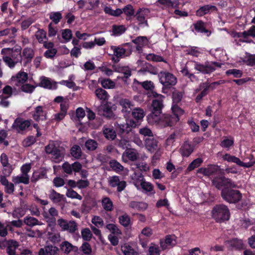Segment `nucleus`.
<instances>
[{"instance_id": "nucleus-26", "label": "nucleus", "mask_w": 255, "mask_h": 255, "mask_svg": "<svg viewBox=\"0 0 255 255\" xmlns=\"http://www.w3.org/2000/svg\"><path fill=\"white\" fill-rule=\"evenodd\" d=\"M7 246V253L8 255H15V250L19 246L17 242L10 240L6 242Z\"/></svg>"}, {"instance_id": "nucleus-43", "label": "nucleus", "mask_w": 255, "mask_h": 255, "mask_svg": "<svg viewBox=\"0 0 255 255\" xmlns=\"http://www.w3.org/2000/svg\"><path fill=\"white\" fill-rule=\"evenodd\" d=\"M104 9L106 13L115 16H118L123 13L122 9L117 8L116 10H113L111 7L107 6L104 7Z\"/></svg>"}, {"instance_id": "nucleus-41", "label": "nucleus", "mask_w": 255, "mask_h": 255, "mask_svg": "<svg viewBox=\"0 0 255 255\" xmlns=\"http://www.w3.org/2000/svg\"><path fill=\"white\" fill-rule=\"evenodd\" d=\"M35 36L39 43H44L47 39L46 32L42 29H39L36 32Z\"/></svg>"}, {"instance_id": "nucleus-33", "label": "nucleus", "mask_w": 255, "mask_h": 255, "mask_svg": "<svg viewBox=\"0 0 255 255\" xmlns=\"http://www.w3.org/2000/svg\"><path fill=\"white\" fill-rule=\"evenodd\" d=\"M194 29L198 32L205 33L207 34V36H209L211 33L205 28V23L202 21H198L193 24Z\"/></svg>"}, {"instance_id": "nucleus-5", "label": "nucleus", "mask_w": 255, "mask_h": 255, "mask_svg": "<svg viewBox=\"0 0 255 255\" xmlns=\"http://www.w3.org/2000/svg\"><path fill=\"white\" fill-rule=\"evenodd\" d=\"M221 196L224 200L229 203H236L242 198V194L236 190L225 188L221 192Z\"/></svg>"}, {"instance_id": "nucleus-3", "label": "nucleus", "mask_w": 255, "mask_h": 255, "mask_svg": "<svg viewBox=\"0 0 255 255\" xmlns=\"http://www.w3.org/2000/svg\"><path fill=\"white\" fill-rule=\"evenodd\" d=\"M32 124L31 119L25 120L20 117H17L14 121L11 128L19 133L27 132L30 129Z\"/></svg>"}, {"instance_id": "nucleus-37", "label": "nucleus", "mask_w": 255, "mask_h": 255, "mask_svg": "<svg viewBox=\"0 0 255 255\" xmlns=\"http://www.w3.org/2000/svg\"><path fill=\"white\" fill-rule=\"evenodd\" d=\"M95 95L98 99L102 101H106L109 99V95L107 92L102 88H98L95 91Z\"/></svg>"}, {"instance_id": "nucleus-32", "label": "nucleus", "mask_w": 255, "mask_h": 255, "mask_svg": "<svg viewBox=\"0 0 255 255\" xmlns=\"http://www.w3.org/2000/svg\"><path fill=\"white\" fill-rule=\"evenodd\" d=\"M103 131L107 139L114 140L116 137V132L111 127L104 126Z\"/></svg>"}, {"instance_id": "nucleus-55", "label": "nucleus", "mask_w": 255, "mask_h": 255, "mask_svg": "<svg viewBox=\"0 0 255 255\" xmlns=\"http://www.w3.org/2000/svg\"><path fill=\"white\" fill-rule=\"evenodd\" d=\"M106 228L111 232L113 234L121 235V231L118 228V226L114 224H108L106 226Z\"/></svg>"}, {"instance_id": "nucleus-28", "label": "nucleus", "mask_w": 255, "mask_h": 255, "mask_svg": "<svg viewBox=\"0 0 255 255\" xmlns=\"http://www.w3.org/2000/svg\"><path fill=\"white\" fill-rule=\"evenodd\" d=\"M49 197L51 201L55 203H58L65 199L64 196L62 194H60L57 193L54 190H51L49 194Z\"/></svg>"}, {"instance_id": "nucleus-48", "label": "nucleus", "mask_w": 255, "mask_h": 255, "mask_svg": "<svg viewBox=\"0 0 255 255\" xmlns=\"http://www.w3.org/2000/svg\"><path fill=\"white\" fill-rule=\"evenodd\" d=\"M215 6L210 5H206L201 7L196 12V14L198 16H202L207 13L212 8L215 9Z\"/></svg>"}, {"instance_id": "nucleus-12", "label": "nucleus", "mask_w": 255, "mask_h": 255, "mask_svg": "<svg viewBox=\"0 0 255 255\" xmlns=\"http://www.w3.org/2000/svg\"><path fill=\"white\" fill-rule=\"evenodd\" d=\"M31 114L32 118L36 122L44 121L46 119V112L42 106L36 107Z\"/></svg>"}, {"instance_id": "nucleus-27", "label": "nucleus", "mask_w": 255, "mask_h": 255, "mask_svg": "<svg viewBox=\"0 0 255 255\" xmlns=\"http://www.w3.org/2000/svg\"><path fill=\"white\" fill-rule=\"evenodd\" d=\"M12 181L15 184L21 183L27 184L29 182V175H25L21 174L17 176H12Z\"/></svg>"}, {"instance_id": "nucleus-56", "label": "nucleus", "mask_w": 255, "mask_h": 255, "mask_svg": "<svg viewBox=\"0 0 255 255\" xmlns=\"http://www.w3.org/2000/svg\"><path fill=\"white\" fill-rule=\"evenodd\" d=\"M139 133L140 134L144 136H148V137H152L153 136L151 130L147 127H142L139 129Z\"/></svg>"}, {"instance_id": "nucleus-29", "label": "nucleus", "mask_w": 255, "mask_h": 255, "mask_svg": "<svg viewBox=\"0 0 255 255\" xmlns=\"http://www.w3.org/2000/svg\"><path fill=\"white\" fill-rule=\"evenodd\" d=\"M23 223L29 226V227H33L36 225H42L43 223L39 221L37 219L34 218L33 217H31L29 216H27L23 219Z\"/></svg>"}, {"instance_id": "nucleus-19", "label": "nucleus", "mask_w": 255, "mask_h": 255, "mask_svg": "<svg viewBox=\"0 0 255 255\" xmlns=\"http://www.w3.org/2000/svg\"><path fill=\"white\" fill-rule=\"evenodd\" d=\"M59 249L53 246H47L41 248L39 251V255H58Z\"/></svg>"}, {"instance_id": "nucleus-20", "label": "nucleus", "mask_w": 255, "mask_h": 255, "mask_svg": "<svg viewBox=\"0 0 255 255\" xmlns=\"http://www.w3.org/2000/svg\"><path fill=\"white\" fill-rule=\"evenodd\" d=\"M34 55L33 50L30 48H25L23 49L21 58L24 61V64L29 63Z\"/></svg>"}, {"instance_id": "nucleus-59", "label": "nucleus", "mask_w": 255, "mask_h": 255, "mask_svg": "<svg viewBox=\"0 0 255 255\" xmlns=\"http://www.w3.org/2000/svg\"><path fill=\"white\" fill-rule=\"evenodd\" d=\"M101 85L104 88L113 89L115 87V83L110 79H105L101 81Z\"/></svg>"}, {"instance_id": "nucleus-44", "label": "nucleus", "mask_w": 255, "mask_h": 255, "mask_svg": "<svg viewBox=\"0 0 255 255\" xmlns=\"http://www.w3.org/2000/svg\"><path fill=\"white\" fill-rule=\"evenodd\" d=\"M49 17L54 24H57L62 18L60 11L51 12L49 14Z\"/></svg>"}, {"instance_id": "nucleus-18", "label": "nucleus", "mask_w": 255, "mask_h": 255, "mask_svg": "<svg viewBox=\"0 0 255 255\" xmlns=\"http://www.w3.org/2000/svg\"><path fill=\"white\" fill-rule=\"evenodd\" d=\"M132 42L136 45V50L139 52H141L142 48L148 44V40L145 36H138Z\"/></svg>"}, {"instance_id": "nucleus-62", "label": "nucleus", "mask_w": 255, "mask_h": 255, "mask_svg": "<svg viewBox=\"0 0 255 255\" xmlns=\"http://www.w3.org/2000/svg\"><path fill=\"white\" fill-rule=\"evenodd\" d=\"M110 165L111 168L117 172L122 171L124 170L123 166L116 160L110 161Z\"/></svg>"}, {"instance_id": "nucleus-49", "label": "nucleus", "mask_w": 255, "mask_h": 255, "mask_svg": "<svg viewBox=\"0 0 255 255\" xmlns=\"http://www.w3.org/2000/svg\"><path fill=\"white\" fill-rule=\"evenodd\" d=\"M71 154L73 157L79 159L81 157L82 151L80 147L78 145H74L71 149Z\"/></svg>"}, {"instance_id": "nucleus-42", "label": "nucleus", "mask_w": 255, "mask_h": 255, "mask_svg": "<svg viewBox=\"0 0 255 255\" xmlns=\"http://www.w3.org/2000/svg\"><path fill=\"white\" fill-rule=\"evenodd\" d=\"M122 10L123 12L127 16V19L129 20L131 16H134L135 12H134L133 6L131 4L127 5Z\"/></svg>"}, {"instance_id": "nucleus-1", "label": "nucleus", "mask_w": 255, "mask_h": 255, "mask_svg": "<svg viewBox=\"0 0 255 255\" xmlns=\"http://www.w3.org/2000/svg\"><path fill=\"white\" fill-rule=\"evenodd\" d=\"M212 217L218 222L228 220L230 218V211L228 207L224 205L220 204L215 206L212 211Z\"/></svg>"}, {"instance_id": "nucleus-58", "label": "nucleus", "mask_w": 255, "mask_h": 255, "mask_svg": "<svg viewBox=\"0 0 255 255\" xmlns=\"http://www.w3.org/2000/svg\"><path fill=\"white\" fill-rule=\"evenodd\" d=\"M98 146L97 142L93 139H88L85 142V146L89 150H95Z\"/></svg>"}, {"instance_id": "nucleus-61", "label": "nucleus", "mask_w": 255, "mask_h": 255, "mask_svg": "<svg viewBox=\"0 0 255 255\" xmlns=\"http://www.w3.org/2000/svg\"><path fill=\"white\" fill-rule=\"evenodd\" d=\"M116 71L121 73L124 75V77L126 78L131 76V71L130 68L127 66H123L119 67Z\"/></svg>"}, {"instance_id": "nucleus-50", "label": "nucleus", "mask_w": 255, "mask_h": 255, "mask_svg": "<svg viewBox=\"0 0 255 255\" xmlns=\"http://www.w3.org/2000/svg\"><path fill=\"white\" fill-rule=\"evenodd\" d=\"M21 205L22 207L23 206V207L15 208L13 211V215H15L17 217L23 216L27 209V207H25V205H24V203H23L22 204H21Z\"/></svg>"}, {"instance_id": "nucleus-34", "label": "nucleus", "mask_w": 255, "mask_h": 255, "mask_svg": "<svg viewBox=\"0 0 255 255\" xmlns=\"http://www.w3.org/2000/svg\"><path fill=\"white\" fill-rule=\"evenodd\" d=\"M101 203L104 209L107 211H112L114 209L113 202L109 197H103Z\"/></svg>"}, {"instance_id": "nucleus-17", "label": "nucleus", "mask_w": 255, "mask_h": 255, "mask_svg": "<svg viewBox=\"0 0 255 255\" xmlns=\"http://www.w3.org/2000/svg\"><path fill=\"white\" fill-rule=\"evenodd\" d=\"M40 80V86L51 90H54L57 88V83L50 79L46 77H41Z\"/></svg>"}, {"instance_id": "nucleus-45", "label": "nucleus", "mask_w": 255, "mask_h": 255, "mask_svg": "<svg viewBox=\"0 0 255 255\" xmlns=\"http://www.w3.org/2000/svg\"><path fill=\"white\" fill-rule=\"evenodd\" d=\"M146 59L148 61H151L153 62H164L165 63H166V61L164 60V58L158 55L154 54L153 53H150L146 56Z\"/></svg>"}, {"instance_id": "nucleus-57", "label": "nucleus", "mask_w": 255, "mask_h": 255, "mask_svg": "<svg viewBox=\"0 0 255 255\" xmlns=\"http://www.w3.org/2000/svg\"><path fill=\"white\" fill-rule=\"evenodd\" d=\"M66 195L67 197L71 199H77L79 200H81L82 199V197L80 195L71 189L67 190Z\"/></svg>"}, {"instance_id": "nucleus-64", "label": "nucleus", "mask_w": 255, "mask_h": 255, "mask_svg": "<svg viewBox=\"0 0 255 255\" xmlns=\"http://www.w3.org/2000/svg\"><path fill=\"white\" fill-rule=\"evenodd\" d=\"M149 254L150 255H160V250L157 245L151 244L149 247Z\"/></svg>"}, {"instance_id": "nucleus-24", "label": "nucleus", "mask_w": 255, "mask_h": 255, "mask_svg": "<svg viewBox=\"0 0 255 255\" xmlns=\"http://www.w3.org/2000/svg\"><path fill=\"white\" fill-rule=\"evenodd\" d=\"M161 113H157L155 111H152L151 113L147 116V120L148 123L150 125H154L155 124H160V116Z\"/></svg>"}, {"instance_id": "nucleus-4", "label": "nucleus", "mask_w": 255, "mask_h": 255, "mask_svg": "<svg viewBox=\"0 0 255 255\" xmlns=\"http://www.w3.org/2000/svg\"><path fill=\"white\" fill-rule=\"evenodd\" d=\"M150 14V10L148 8L141 7L136 11L134 17L139 27H148L147 18Z\"/></svg>"}, {"instance_id": "nucleus-47", "label": "nucleus", "mask_w": 255, "mask_h": 255, "mask_svg": "<svg viewBox=\"0 0 255 255\" xmlns=\"http://www.w3.org/2000/svg\"><path fill=\"white\" fill-rule=\"evenodd\" d=\"M58 215V211L54 207H51L48 212L44 211L43 216L45 219H49L50 217H55Z\"/></svg>"}, {"instance_id": "nucleus-21", "label": "nucleus", "mask_w": 255, "mask_h": 255, "mask_svg": "<svg viewBox=\"0 0 255 255\" xmlns=\"http://www.w3.org/2000/svg\"><path fill=\"white\" fill-rule=\"evenodd\" d=\"M0 182L5 187V191L9 194L13 193L14 191V184L9 182L5 176H0Z\"/></svg>"}, {"instance_id": "nucleus-52", "label": "nucleus", "mask_w": 255, "mask_h": 255, "mask_svg": "<svg viewBox=\"0 0 255 255\" xmlns=\"http://www.w3.org/2000/svg\"><path fill=\"white\" fill-rule=\"evenodd\" d=\"M3 60L10 68H13L18 62V59H12L11 57L7 56L3 57Z\"/></svg>"}, {"instance_id": "nucleus-23", "label": "nucleus", "mask_w": 255, "mask_h": 255, "mask_svg": "<svg viewBox=\"0 0 255 255\" xmlns=\"http://www.w3.org/2000/svg\"><path fill=\"white\" fill-rule=\"evenodd\" d=\"M194 147L187 142H185L180 149V152L183 156L188 157L193 151Z\"/></svg>"}, {"instance_id": "nucleus-51", "label": "nucleus", "mask_w": 255, "mask_h": 255, "mask_svg": "<svg viewBox=\"0 0 255 255\" xmlns=\"http://www.w3.org/2000/svg\"><path fill=\"white\" fill-rule=\"evenodd\" d=\"M203 162V160L200 158H197L194 159L188 166L187 170L192 171L195 168L199 167Z\"/></svg>"}, {"instance_id": "nucleus-30", "label": "nucleus", "mask_w": 255, "mask_h": 255, "mask_svg": "<svg viewBox=\"0 0 255 255\" xmlns=\"http://www.w3.org/2000/svg\"><path fill=\"white\" fill-rule=\"evenodd\" d=\"M121 251L124 255H138L137 251L128 244H125L121 246Z\"/></svg>"}, {"instance_id": "nucleus-31", "label": "nucleus", "mask_w": 255, "mask_h": 255, "mask_svg": "<svg viewBox=\"0 0 255 255\" xmlns=\"http://www.w3.org/2000/svg\"><path fill=\"white\" fill-rule=\"evenodd\" d=\"M234 144V138L231 136H225L220 143V146L229 150Z\"/></svg>"}, {"instance_id": "nucleus-63", "label": "nucleus", "mask_w": 255, "mask_h": 255, "mask_svg": "<svg viewBox=\"0 0 255 255\" xmlns=\"http://www.w3.org/2000/svg\"><path fill=\"white\" fill-rule=\"evenodd\" d=\"M213 184L218 189L225 186L224 177L216 178L212 181Z\"/></svg>"}, {"instance_id": "nucleus-6", "label": "nucleus", "mask_w": 255, "mask_h": 255, "mask_svg": "<svg viewBox=\"0 0 255 255\" xmlns=\"http://www.w3.org/2000/svg\"><path fill=\"white\" fill-rule=\"evenodd\" d=\"M158 77L160 82L164 87H170L175 85L177 83V79L175 76L166 71H161L158 74Z\"/></svg>"}, {"instance_id": "nucleus-38", "label": "nucleus", "mask_w": 255, "mask_h": 255, "mask_svg": "<svg viewBox=\"0 0 255 255\" xmlns=\"http://www.w3.org/2000/svg\"><path fill=\"white\" fill-rule=\"evenodd\" d=\"M60 248L61 250L65 254H69L72 251L75 249H77V248L73 246L71 243L68 241H64L60 245Z\"/></svg>"}, {"instance_id": "nucleus-16", "label": "nucleus", "mask_w": 255, "mask_h": 255, "mask_svg": "<svg viewBox=\"0 0 255 255\" xmlns=\"http://www.w3.org/2000/svg\"><path fill=\"white\" fill-rule=\"evenodd\" d=\"M179 120V119L177 117H173L169 115H162L159 125L164 127L172 126Z\"/></svg>"}, {"instance_id": "nucleus-9", "label": "nucleus", "mask_w": 255, "mask_h": 255, "mask_svg": "<svg viewBox=\"0 0 255 255\" xmlns=\"http://www.w3.org/2000/svg\"><path fill=\"white\" fill-rule=\"evenodd\" d=\"M152 94L153 97L155 98V99L152 101V111L157 112V113H161V109L163 107L162 101L164 97L155 92H153Z\"/></svg>"}, {"instance_id": "nucleus-36", "label": "nucleus", "mask_w": 255, "mask_h": 255, "mask_svg": "<svg viewBox=\"0 0 255 255\" xmlns=\"http://www.w3.org/2000/svg\"><path fill=\"white\" fill-rule=\"evenodd\" d=\"M119 223L124 227H128L131 225V222L129 216L127 214L120 216L118 218Z\"/></svg>"}, {"instance_id": "nucleus-15", "label": "nucleus", "mask_w": 255, "mask_h": 255, "mask_svg": "<svg viewBox=\"0 0 255 255\" xmlns=\"http://www.w3.org/2000/svg\"><path fill=\"white\" fill-rule=\"evenodd\" d=\"M110 49L113 52L114 57L112 60L115 63L118 62L120 59L124 57L126 52V49L121 46H111Z\"/></svg>"}, {"instance_id": "nucleus-46", "label": "nucleus", "mask_w": 255, "mask_h": 255, "mask_svg": "<svg viewBox=\"0 0 255 255\" xmlns=\"http://www.w3.org/2000/svg\"><path fill=\"white\" fill-rule=\"evenodd\" d=\"M187 53L195 57H198L202 53V50L198 47H190L186 50Z\"/></svg>"}, {"instance_id": "nucleus-10", "label": "nucleus", "mask_w": 255, "mask_h": 255, "mask_svg": "<svg viewBox=\"0 0 255 255\" xmlns=\"http://www.w3.org/2000/svg\"><path fill=\"white\" fill-rule=\"evenodd\" d=\"M224 160L229 162H233L237 165L245 167H250L252 166V164L250 162L244 163L242 162L238 157L232 155L230 154L226 153L222 157Z\"/></svg>"}, {"instance_id": "nucleus-2", "label": "nucleus", "mask_w": 255, "mask_h": 255, "mask_svg": "<svg viewBox=\"0 0 255 255\" xmlns=\"http://www.w3.org/2000/svg\"><path fill=\"white\" fill-rule=\"evenodd\" d=\"M188 65L193 67L194 69L204 74H210L215 70V67H220L218 63L213 62H206L204 64L195 61L188 62Z\"/></svg>"}, {"instance_id": "nucleus-8", "label": "nucleus", "mask_w": 255, "mask_h": 255, "mask_svg": "<svg viewBox=\"0 0 255 255\" xmlns=\"http://www.w3.org/2000/svg\"><path fill=\"white\" fill-rule=\"evenodd\" d=\"M110 185L112 187H117V191L119 192L123 191L127 186L125 181L121 180L118 176H114L109 178Z\"/></svg>"}, {"instance_id": "nucleus-54", "label": "nucleus", "mask_w": 255, "mask_h": 255, "mask_svg": "<svg viewBox=\"0 0 255 255\" xmlns=\"http://www.w3.org/2000/svg\"><path fill=\"white\" fill-rule=\"evenodd\" d=\"M126 29L125 26L123 25L113 26V32L115 35H121L125 32Z\"/></svg>"}, {"instance_id": "nucleus-22", "label": "nucleus", "mask_w": 255, "mask_h": 255, "mask_svg": "<svg viewBox=\"0 0 255 255\" xmlns=\"http://www.w3.org/2000/svg\"><path fill=\"white\" fill-rule=\"evenodd\" d=\"M218 170V167L216 165H210L206 168H201L197 171L198 173L202 174L205 176H210Z\"/></svg>"}, {"instance_id": "nucleus-39", "label": "nucleus", "mask_w": 255, "mask_h": 255, "mask_svg": "<svg viewBox=\"0 0 255 255\" xmlns=\"http://www.w3.org/2000/svg\"><path fill=\"white\" fill-rule=\"evenodd\" d=\"M131 115L135 120L139 121L143 118L145 116V113L142 109L137 108L132 110Z\"/></svg>"}, {"instance_id": "nucleus-25", "label": "nucleus", "mask_w": 255, "mask_h": 255, "mask_svg": "<svg viewBox=\"0 0 255 255\" xmlns=\"http://www.w3.org/2000/svg\"><path fill=\"white\" fill-rule=\"evenodd\" d=\"M227 244L231 250H240L243 247L242 240L236 239L228 241Z\"/></svg>"}, {"instance_id": "nucleus-35", "label": "nucleus", "mask_w": 255, "mask_h": 255, "mask_svg": "<svg viewBox=\"0 0 255 255\" xmlns=\"http://www.w3.org/2000/svg\"><path fill=\"white\" fill-rule=\"evenodd\" d=\"M46 176V171L43 169H40L33 172L31 180L32 182H36L40 179L45 178Z\"/></svg>"}, {"instance_id": "nucleus-11", "label": "nucleus", "mask_w": 255, "mask_h": 255, "mask_svg": "<svg viewBox=\"0 0 255 255\" xmlns=\"http://www.w3.org/2000/svg\"><path fill=\"white\" fill-rule=\"evenodd\" d=\"M139 157V154L136 150L134 149H127L122 154V160L125 162L128 161H135Z\"/></svg>"}, {"instance_id": "nucleus-7", "label": "nucleus", "mask_w": 255, "mask_h": 255, "mask_svg": "<svg viewBox=\"0 0 255 255\" xmlns=\"http://www.w3.org/2000/svg\"><path fill=\"white\" fill-rule=\"evenodd\" d=\"M28 75L26 72L20 71L16 75L11 77V82L12 84L16 87H20L27 80Z\"/></svg>"}, {"instance_id": "nucleus-14", "label": "nucleus", "mask_w": 255, "mask_h": 255, "mask_svg": "<svg viewBox=\"0 0 255 255\" xmlns=\"http://www.w3.org/2000/svg\"><path fill=\"white\" fill-rule=\"evenodd\" d=\"M145 145L147 149L151 152H158L160 149L158 141L152 137L145 139Z\"/></svg>"}, {"instance_id": "nucleus-40", "label": "nucleus", "mask_w": 255, "mask_h": 255, "mask_svg": "<svg viewBox=\"0 0 255 255\" xmlns=\"http://www.w3.org/2000/svg\"><path fill=\"white\" fill-rule=\"evenodd\" d=\"M131 179L134 186L138 189L141 182H143L144 178L141 174L134 173L131 176Z\"/></svg>"}, {"instance_id": "nucleus-60", "label": "nucleus", "mask_w": 255, "mask_h": 255, "mask_svg": "<svg viewBox=\"0 0 255 255\" xmlns=\"http://www.w3.org/2000/svg\"><path fill=\"white\" fill-rule=\"evenodd\" d=\"M92 223L97 227L100 228L104 226V221L102 218L98 216H94L91 220Z\"/></svg>"}, {"instance_id": "nucleus-13", "label": "nucleus", "mask_w": 255, "mask_h": 255, "mask_svg": "<svg viewBox=\"0 0 255 255\" xmlns=\"http://www.w3.org/2000/svg\"><path fill=\"white\" fill-rule=\"evenodd\" d=\"M119 105L121 107V112L125 116L128 115L133 107V104L130 100L124 98L120 100Z\"/></svg>"}, {"instance_id": "nucleus-53", "label": "nucleus", "mask_w": 255, "mask_h": 255, "mask_svg": "<svg viewBox=\"0 0 255 255\" xmlns=\"http://www.w3.org/2000/svg\"><path fill=\"white\" fill-rule=\"evenodd\" d=\"M142 189L147 192H152V194H154L155 192L153 191V187L151 183L149 182H146L143 180V182H141L140 185Z\"/></svg>"}]
</instances>
